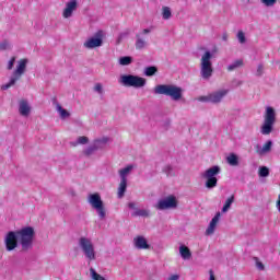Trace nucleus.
I'll list each match as a JSON object with an SVG mask.
<instances>
[{
    "mask_svg": "<svg viewBox=\"0 0 280 280\" xmlns=\"http://www.w3.org/2000/svg\"><path fill=\"white\" fill-rule=\"evenodd\" d=\"M275 124H277V110L272 106H267L264 113V120L260 126V133L267 137L275 130Z\"/></svg>",
    "mask_w": 280,
    "mask_h": 280,
    "instance_id": "1",
    "label": "nucleus"
},
{
    "mask_svg": "<svg viewBox=\"0 0 280 280\" xmlns=\"http://www.w3.org/2000/svg\"><path fill=\"white\" fill-rule=\"evenodd\" d=\"M155 95H166L174 100V102H178V100L183 98V89L176 86L174 84H160L154 88Z\"/></svg>",
    "mask_w": 280,
    "mask_h": 280,
    "instance_id": "2",
    "label": "nucleus"
},
{
    "mask_svg": "<svg viewBox=\"0 0 280 280\" xmlns=\"http://www.w3.org/2000/svg\"><path fill=\"white\" fill-rule=\"evenodd\" d=\"M15 235L18 236V242H20L22 246V250H30L32 248V244H34V228L25 226L19 231H15Z\"/></svg>",
    "mask_w": 280,
    "mask_h": 280,
    "instance_id": "3",
    "label": "nucleus"
},
{
    "mask_svg": "<svg viewBox=\"0 0 280 280\" xmlns=\"http://www.w3.org/2000/svg\"><path fill=\"white\" fill-rule=\"evenodd\" d=\"M27 62L28 60L23 58L18 61V66L15 70L13 71V77H11L9 83L1 86L2 91H8L11 86H14L21 78L25 74V71H27Z\"/></svg>",
    "mask_w": 280,
    "mask_h": 280,
    "instance_id": "4",
    "label": "nucleus"
},
{
    "mask_svg": "<svg viewBox=\"0 0 280 280\" xmlns=\"http://www.w3.org/2000/svg\"><path fill=\"white\" fill-rule=\"evenodd\" d=\"M88 202L97 211L101 220L106 218V208L104 207V201H102V196H100V192L91 194Z\"/></svg>",
    "mask_w": 280,
    "mask_h": 280,
    "instance_id": "5",
    "label": "nucleus"
},
{
    "mask_svg": "<svg viewBox=\"0 0 280 280\" xmlns=\"http://www.w3.org/2000/svg\"><path fill=\"white\" fill-rule=\"evenodd\" d=\"M79 246L90 261H95V246H93V242L90 238L81 237L79 240Z\"/></svg>",
    "mask_w": 280,
    "mask_h": 280,
    "instance_id": "6",
    "label": "nucleus"
},
{
    "mask_svg": "<svg viewBox=\"0 0 280 280\" xmlns=\"http://www.w3.org/2000/svg\"><path fill=\"white\" fill-rule=\"evenodd\" d=\"M124 86H133V89H141L145 84V79L132 74H125L121 77Z\"/></svg>",
    "mask_w": 280,
    "mask_h": 280,
    "instance_id": "7",
    "label": "nucleus"
},
{
    "mask_svg": "<svg viewBox=\"0 0 280 280\" xmlns=\"http://www.w3.org/2000/svg\"><path fill=\"white\" fill-rule=\"evenodd\" d=\"M176 207H178V200L174 195L160 199L155 205L158 211H167V209H176Z\"/></svg>",
    "mask_w": 280,
    "mask_h": 280,
    "instance_id": "8",
    "label": "nucleus"
},
{
    "mask_svg": "<svg viewBox=\"0 0 280 280\" xmlns=\"http://www.w3.org/2000/svg\"><path fill=\"white\" fill-rule=\"evenodd\" d=\"M102 45H104V31H97L93 37L84 42L83 47L95 49V47H102Z\"/></svg>",
    "mask_w": 280,
    "mask_h": 280,
    "instance_id": "9",
    "label": "nucleus"
},
{
    "mask_svg": "<svg viewBox=\"0 0 280 280\" xmlns=\"http://www.w3.org/2000/svg\"><path fill=\"white\" fill-rule=\"evenodd\" d=\"M201 78L203 80L211 78V51H206L201 58Z\"/></svg>",
    "mask_w": 280,
    "mask_h": 280,
    "instance_id": "10",
    "label": "nucleus"
},
{
    "mask_svg": "<svg viewBox=\"0 0 280 280\" xmlns=\"http://www.w3.org/2000/svg\"><path fill=\"white\" fill-rule=\"evenodd\" d=\"M5 246L7 250H14L19 246V236H16V232H9L5 237Z\"/></svg>",
    "mask_w": 280,
    "mask_h": 280,
    "instance_id": "11",
    "label": "nucleus"
},
{
    "mask_svg": "<svg viewBox=\"0 0 280 280\" xmlns=\"http://www.w3.org/2000/svg\"><path fill=\"white\" fill-rule=\"evenodd\" d=\"M75 10H78V0H70L69 2H67L66 8L62 12L63 19H70Z\"/></svg>",
    "mask_w": 280,
    "mask_h": 280,
    "instance_id": "12",
    "label": "nucleus"
},
{
    "mask_svg": "<svg viewBox=\"0 0 280 280\" xmlns=\"http://www.w3.org/2000/svg\"><path fill=\"white\" fill-rule=\"evenodd\" d=\"M32 112V107H30V103L26 100H20L19 102V113L22 117H30V113Z\"/></svg>",
    "mask_w": 280,
    "mask_h": 280,
    "instance_id": "13",
    "label": "nucleus"
},
{
    "mask_svg": "<svg viewBox=\"0 0 280 280\" xmlns=\"http://www.w3.org/2000/svg\"><path fill=\"white\" fill-rule=\"evenodd\" d=\"M133 244L136 248H138L139 250H148V248H150V244H148V240H145V237L143 236H136L133 238Z\"/></svg>",
    "mask_w": 280,
    "mask_h": 280,
    "instance_id": "14",
    "label": "nucleus"
},
{
    "mask_svg": "<svg viewBox=\"0 0 280 280\" xmlns=\"http://www.w3.org/2000/svg\"><path fill=\"white\" fill-rule=\"evenodd\" d=\"M272 150V140H268L265 142L264 147L261 145H256V152L259 154V156H264L268 153H270Z\"/></svg>",
    "mask_w": 280,
    "mask_h": 280,
    "instance_id": "15",
    "label": "nucleus"
},
{
    "mask_svg": "<svg viewBox=\"0 0 280 280\" xmlns=\"http://www.w3.org/2000/svg\"><path fill=\"white\" fill-rule=\"evenodd\" d=\"M226 93H229L228 90H219L211 94V102L212 104H220L222 100H224Z\"/></svg>",
    "mask_w": 280,
    "mask_h": 280,
    "instance_id": "16",
    "label": "nucleus"
},
{
    "mask_svg": "<svg viewBox=\"0 0 280 280\" xmlns=\"http://www.w3.org/2000/svg\"><path fill=\"white\" fill-rule=\"evenodd\" d=\"M135 46L138 51H141V49H145V47H148V39H145V37H142L141 34H136Z\"/></svg>",
    "mask_w": 280,
    "mask_h": 280,
    "instance_id": "17",
    "label": "nucleus"
},
{
    "mask_svg": "<svg viewBox=\"0 0 280 280\" xmlns=\"http://www.w3.org/2000/svg\"><path fill=\"white\" fill-rule=\"evenodd\" d=\"M127 188H128V180L120 179L117 197L118 198H124V196H126V189Z\"/></svg>",
    "mask_w": 280,
    "mask_h": 280,
    "instance_id": "18",
    "label": "nucleus"
},
{
    "mask_svg": "<svg viewBox=\"0 0 280 280\" xmlns=\"http://www.w3.org/2000/svg\"><path fill=\"white\" fill-rule=\"evenodd\" d=\"M226 163L231 165V167H237L240 165V158L235 153H231L226 156Z\"/></svg>",
    "mask_w": 280,
    "mask_h": 280,
    "instance_id": "19",
    "label": "nucleus"
},
{
    "mask_svg": "<svg viewBox=\"0 0 280 280\" xmlns=\"http://www.w3.org/2000/svg\"><path fill=\"white\" fill-rule=\"evenodd\" d=\"M179 253H180L183 259H191V250L189 249V247L182 245L179 247Z\"/></svg>",
    "mask_w": 280,
    "mask_h": 280,
    "instance_id": "20",
    "label": "nucleus"
},
{
    "mask_svg": "<svg viewBox=\"0 0 280 280\" xmlns=\"http://www.w3.org/2000/svg\"><path fill=\"white\" fill-rule=\"evenodd\" d=\"M233 202H235V197L231 196L230 198H228L225 200V203L221 210V213H228L229 209H231V206L233 205Z\"/></svg>",
    "mask_w": 280,
    "mask_h": 280,
    "instance_id": "21",
    "label": "nucleus"
},
{
    "mask_svg": "<svg viewBox=\"0 0 280 280\" xmlns=\"http://www.w3.org/2000/svg\"><path fill=\"white\" fill-rule=\"evenodd\" d=\"M132 172V165H128L127 167L119 171L120 180H128L126 176Z\"/></svg>",
    "mask_w": 280,
    "mask_h": 280,
    "instance_id": "22",
    "label": "nucleus"
},
{
    "mask_svg": "<svg viewBox=\"0 0 280 280\" xmlns=\"http://www.w3.org/2000/svg\"><path fill=\"white\" fill-rule=\"evenodd\" d=\"M222 218V212H217L215 215L211 220V233L215 231V228L218 226V222H220V219Z\"/></svg>",
    "mask_w": 280,
    "mask_h": 280,
    "instance_id": "23",
    "label": "nucleus"
},
{
    "mask_svg": "<svg viewBox=\"0 0 280 280\" xmlns=\"http://www.w3.org/2000/svg\"><path fill=\"white\" fill-rule=\"evenodd\" d=\"M156 71H159V69L154 66L147 67L144 70V75L152 78V75L156 74Z\"/></svg>",
    "mask_w": 280,
    "mask_h": 280,
    "instance_id": "24",
    "label": "nucleus"
},
{
    "mask_svg": "<svg viewBox=\"0 0 280 280\" xmlns=\"http://www.w3.org/2000/svg\"><path fill=\"white\" fill-rule=\"evenodd\" d=\"M202 178H206V187L211 189V168H208L206 173L202 174Z\"/></svg>",
    "mask_w": 280,
    "mask_h": 280,
    "instance_id": "25",
    "label": "nucleus"
},
{
    "mask_svg": "<svg viewBox=\"0 0 280 280\" xmlns=\"http://www.w3.org/2000/svg\"><path fill=\"white\" fill-rule=\"evenodd\" d=\"M258 176H260V178H267V176H270V170L268 168V166H260L258 171Z\"/></svg>",
    "mask_w": 280,
    "mask_h": 280,
    "instance_id": "26",
    "label": "nucleus"
},
{
    "mask_svg": "<svg viewBox=\"0 0 280 280\" xmlns=\"http://www.w3.org/2000/svg\"><path fill=\"white\" fill-rule=\"evenodd\" d=\"M119 65H121V67H128V65H132V57L130 56L120 57Z\"/></svg>",
    "mask_w": 280,
    "mask_h": 280,
    "instance_id": "27",
    "label": "nucleus"
},
{
    "mask_svg": "<svg viewBox=\"0 0 280 280\" xmlns=\"http://www.w3.org/2000/svg\"><path fill=\"white\" fill-rule=\"evenodd\" d=\"M242 65H244V61L242 59L235 60L228 67V71H235V69H240Z\"/></svg>",
    "mask_w": 280,
    "mask_h": 280,
    "instance_id": "28",
    "label": "nucleus"
},
{
    "mask_svg": "<svg viewBox=\"0 0 280 280\" xmlns=\"http://www.w3.org/2000/svg\"><path fill=\"white\" fill-rule=\"evenodd\" d=\"M162 16L164 21L172 19V10H170V7L162 8Z\"/></svg>",
    "mask_w": 280,
    "mask_h": 280,
    "instance_id": "29",
    "label": "nucleus"
},
{
    "mask_svg": "<svg viewBox=\"0 0 280 280\" xmlns=\"http://www.w3.org/2000/svg\"><path fill=\"white\" fill-rule=\"evenodd\" d=\"M57 110L61 117V119H67V117L70 116V114L68 113L67 109L62 108V106L60 104H57Z\"/></svg>",
    "mask_w": 280,
    "mask_h": 280,
    "instance_id": "30",
    "label": "nucleus"
},
{
    "mask_svg": "<svg viewBox=\"0 0 280 280\" xmlns=\"http://www.w3.org/2000/svg\"><path fill=\"white\" fill-rule=\"evenodd\" d=\"M133 215H139L140 218H149L150 211H148L145 209H139V210H136Z\"/></svg>",
    "mask_w": 280,
    "mask_h": 280,
    "instance_id": "31",
    "label": "nucleus"
},
{
    "mask_svg": "<svg viewBox=\"0 0 280 280\" xmlns=\"http://www.w3.org/2000/svg\"><path fill=\"white\" fill-rule=\"evenodd\" d=\"M236 38L238 43H241V45H244V43H246V35L244 34L243 31L237 32Z\"/></svg>",
    "mask_w": 280,
    "mask_h": 280,
    "instance_id": "32",
    "label": "nucleus"
},
{
    "mask_svg": "<svg viewBox=\"0 0 280 280\" xmlns=\"http://www.w3.org/2000/svg\"><path fill=\"white\" fill-rule=\"evenodd\" d=\"M266 8H272L277 3L278 0H260Z\"/></svg>",
    "mask_w": 280,
    "mask_h": 280,
    "instance_id": "33",
    "label": "nucleus"
},
{
    "mask_svg": "<svg viewBox=\"0 0 280 280\" xmlns=\"http://www.w3.org/2000/svg\"><path fill=\"white\" fill-rule=\"evenodd\" d=\"M14 62H16V57H11L7 66L8 71H12V69H14Z\"/></svg>",
    "mask_w": 280,
    "mask_h": 280,
    "instance_id": "34",
    "label": "nucleus"
},
{
    "mask_svg": "<svg viewBox=\"0 0 280 280\" xmlns=\"http://www.w3.org/2000/svg\"><path fill=\"white\" fill-rule=\"evenodd\" d=\"M78 143H80L81 145H84L89 143V138L86 136H81L78 138Z\"/></svg>",
    "mask_w": 280,
    "mask_h": 280,
    "instance_id": "35",
    "label": "nucleus"
},
{
    "mask_svg": "<svg viewBox=\"0 0 280 280\" xmlns=\"http://www.w3.org/2000/svg\"><path fill=\"white\" fill-rule=\"evenodd\" d=\"M220 174V166H212L211 167V177H215Z\"/></svg>",
    "mask_w": 280,
    "mask_h": 280,
    "instance_id": "36",
    "label": "nucleus"
},
{
    "mask_svg": "<svg viewBox=\"0 0 280 280\" xmlns=\"http://www.w3.org/2000/svg\"><path fill=\"white\" fill-rule=\"evenodd\" d=\"M10 48V43L8 40H3L1 44H0V49L1 51H5V49H9Z\"/></svg>",
    "mask_w": 280,
    "mask_h": 280,
    "instance_id": "37",
    "label": "nucleus"
},
{
    "mask_svg": "<svg viewBox=\"0 0 280 280\" xmlns=\"http://www.w3.org/2000/svg\"><path fill=\"white\" fill-rule=\"evenodd\" d=\"M256 75H264V65H258Z\"/></svg>",
    "mask_w": 280,
    "mask_h": 280,
    "instance_id": "38",
    "label": "nucleus"
},
{
    "mask_svg": "<svg viewBox=\"0 0 280 280\" xmlns=\"http://www.w3.org/2000/svg\"><path fill=\"white\" fill-rule=\"evenodd\" d=\"M94 91H96L97 93H102L103 92V88H102L101 83H96L95 84Z\"/></svg>",
    "mask_w": 280,
    "mask_h": 280,
    "instance_id": "39",
    "label": "nucleus"
},
{
    "mask_svg": "<svg viewBox=\"0 0 280 280\" xmlns=\"http://www.w3.org/2000/svg\"><path fill=\"white\" fill-rule=\"evenodd\" d=\"M211 100L210 96H200L198 97V102H209Z\"/></svg>",
    "mask_w": 280,
    "mask_h": 280,
    "instance_id": "40",
    "label": "nucleus"
},
{
    "mask_svg": "<svg viewBox=\"0 0 280 280\" xmlns=\"http://www.w3.org/2000/svg\"><path fill=\"white\" fill-rule=\"evenodd\" d=\"M218 185V177H211V188L215 187Z\"/></svg>",
    "mask_w": 280,
    "mask_h": 280,
    "instance_id": "41",
    "label": "nucleus"
},
{
    "mask_svg": "<svg viewBox=\"0 0 280 280\" xmlns=\"http://www.w3.org/2000/svg\"><path fill=\"white\" fill-rule=\"evenodd\" d=\"M95 150H97V147H91L85 151V154H91L92 152H95Z\"/></svg>",
    "mask_w": 280,
    "mask_h": 280,
    "instance_id": "42",
    "label": "nucleus"
},
{
    "mask_svg": "<svg viewBox=\"0 0 280 280\" xmlns=\"http://www.w3.org/2000/svg\"><path fill=\"white\" fill-rule=\"evenodd\" d=\"M256 268H258V270H264V264L261 261H256Z\"/></svg>",
    "mask_w": 280,
    "mask_h": 280,
    "instance_id": "43",
    "label": "nucleus"
},
{
    "mask_svg": "<svg viewBox=\"0 0 280 280\" xmlns=\"http://www.w3.org/2000/svg\"><path fill=\"white\" fill-rule=\"evenodd\" d=\"M152 30H154L153 26H151L150 28H144V30H142V34H150V32H152Z\"/></svg>",
    "mask_w": 280,
    "mask_h": 280,
    "instance_id": "44",
    "label": "nucleus"
},
{
    "mask_svg": "<svg viewBox=\"0 0 280 280\" xmlns=\"http://www.w3.org/2000/svg\"><path fill=\"white\" fill-rule=\"evenodd\" d=\"M108 139L104 138L103 140H95V144L97 143H107Z\"/></svg>",
    "mask_w": 280,
    "mask_h": 280,
    "instance_id": "45",
    "label": "nucleus"
},
{
    "mask_svg": "<svg viewBox=\"0 0 280 280\" xmlns=\"http://www.w3.org/2000/svg\"><path fill=\"white\" fill-rule=\"evenodd\" d=\"M206 235H211V223H209V225L206 230Z\"/></svg>",
    "mask_w": 280,
    "mask_h": 280,
    "instance_id": "46",
    "label": "nucleus"
},
{
    "mask_svg": "<svg viewBox=\"0 0 280 280\" xmlns=\"http://www.w3.org/2000/svg\"><path fill=\"white\" fill-rule=\"evenodd\" d=\"M165 170L168 172L167 176H172V166H166Z\"/></svg>",
    "mask_w": 280,
    "mask_h": 280,
    "instance_id": "47",
    "label": "nucleus"
},
{
    "mask_svg": "<svg viewBox=\"0 0 280 280\" xmlns=\"http://www.w3.org/2000/svg\"><path fill=\"white\" fill-rule=\"evenodd\" d=\"M128 207H129V209H136L137 205L135 202H129Z\"/></svg>",
    "mask_w": 280,
    "mask_h": 280,
    "instance_id": "48",
    "label": "nucleus"
},
{
    "mask_svg": "<svg viewBox=\"0 0 280 280\" xmlns=\"http://www.w3.org/2000/svg\"><path fill=\"white\" fill-rule=\"evenodd\" d=\"M178 279H179L178 275H173L168 278V280H178Z\"/></svg>",
    "mask_w": 280,
    "mask_h": 280,
    "instance_id": "49",
    "label": "nucleus"
},
{
    "mask_svg": "<svg viewBox=\"0 0 280 280\" xmlns=\"http://www.w3.org/2000/svg\"><path fill=\"white\" fill-rule=\"evenodd\" d=\"M222 40H229V34L223 33L222 34Z\"/></svg>",
    "mask_w": 280,
    "mask_h": 280,
    "instance_id": "50",
    "label": "nucleus"
},
{
    "mask_svg": "<svg viewBox=\"0 0 280 280\" xmlns=\"http://www.w3.org/2000/svg\"><path fill=\"white\" fill-rule=\"evenodd\" d=\"M211 280H215V277H214V276H211Z\"/></svg>",
    "mask_w": 280,
    "mask_h": 280,
    "instance_id": "51",
    "label": "nucleus"
},
{
    "mask_svg": "<svg viewBox=\"0 0 280 280\" xmlns=\"http://www.w3.org/2000/svg\"><path fill=\"white\" fill-rule=\"evenodd\" d=\"M215 50L214 49H212V56H213V52H214Z\"/></svg>",
    "mask_w": 280,
    "mask_h": 280,
    "instance_id": "52",
    "label": "nucleus"
},
{
    "mask_svg": "<svg viewBox=\"0 0 280 280\" xmlns=\"http://www.w3.org/2000/svg\"><path fill=\"white\" fill-rule=\"evenodd\" d=\"M209 280H211V277L209 278Z\"/></svg>",
    "mask_w": 280,
    "mask_h": 280,
    "instance_id": "53",
    "label": "nucleus"
}]
</instances>
